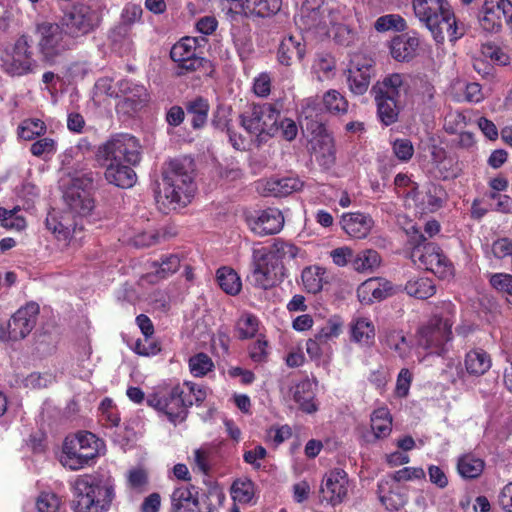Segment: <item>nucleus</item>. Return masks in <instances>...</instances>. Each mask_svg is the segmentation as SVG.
Returning a JSON list of instances; mask_svg holds the SVG:
<instances>
[{
  "label": "nucleus",
  "mask_w": 512,
  "mask_h": 512,
  "mask_svg": "<svg viewBox=\"0 0 512 512\" xmlns=\"http://www.w3.org/2000/svg\"><path fill=\"white\" fill-rule=\"evenodd\" d=\"M207 397L206 388L192 381H184L174 386H165L148 394L147 405L166 416L177 425L186 421L189 408L200 406Z\"/></svg>",
  "instance_id": "nucleus-1"
},
{
  "label": "nucleus",
  "mask_w": 512,
  "mask_h": 512,
  "mask_svg": "<svg viewBox=\"0 0 512 512\" xmlns=\"http://www.w3.org/2000/svg\"><path fill=\"white\" fill-rule=\"evenodd\" d=\"M298 247L277 238L274 242L252 252V281L254 287L268 290L276 286L286 276L284 262L298 255Z\"/></svg>",
  "instance_id": "nucleus-2"
},
{
  "label": "nucleus",
  "mask_w": 512,
  "mask_h": 512,
  "mask_svg": "<svg viewBox=\"0 0 512 512\" xmlns=\"http://www.w3.org/2000/svg\"><path fill=\"white\" fill-rule=\"evenodd\" d=\"M415 17L431 33L437 44H443L445 33L455 45L467 32L465 24L459 21L448 0H412Z\"/></svg>",
  "instance_id": "nucleus-3"
},
{
  "label": "nucleus",
  "mask_w": 512,
  "mask_h": 512,
  "mask_svg": "<svg viewBox=\"0 0 512 512\" xmlns=\"http://www.w3.org/2000/svg\"><path fill=\"white\" fill-rule=\"evenodd\" d=\"M74 512H108L115 499V480L105 473L78 475L72 484Z\"/></svg>",
  "instance_id": "nucleus-4"
},
{
  "label": "nucleus",
  "mask_w": 512,
  "mask_h": 512,
  "mask_svg": "<svg viewBox=\"0 0 512 512\" xmlns=\"http://www.w3.org/2000/svg\"><path fill=\"white\" fill-rule=\"evenodd\" d=\"M455 306L451 303L445 305L418 328V346L428 354L444 356L448 351V344L453 340L452 327L455 323Z\"/></svg>",
  "instance_id": "nucleus-5"
},
{
  "label": "nucleus",
  "mask_w": 512,
  "mask_h": 512,
  "mask_svg": "<svg viewBox=\"0 0 512 512\" xmlns=\"http://www.w3.org/2000/svg\"><path fill=\"white\" fill-rule=\"evenodd\" d=\"M193 171V161L186 157L167 163L162 181L164 197L170 204L186 206L191 202L196 191Z\"/></svg>",
  "instance_id": "nucleus-6"
},
{
  "label": "nucleus",
  "mask_w": 512,
  "mask_h": 512,
  "mask_svg": "<svg viewBox=\"0 0 512 512\" xmlns=\"http://www.w3.org/2000/svg\"><path fill=\"white\" fill-rule=\"evenodd\" d=\"M103 441L89 431L68 435L63 442L61 463L70 470H79L99 456Z\"/></svg>",
  "instance_id": "nucleus-7"
},
{
  "label": "nucleus",
  "mask_w": 512,
  "mask_h": 512,
  "mask_svg": "<svg viewBox=\"0 0 512 512\" xmlns=\"http://www.w3.org/2000/svg\"><path fill=\"white\" fill-rule=\"evenodd\" d=\"M205 41L204 37L186 36L172 46L170 58L177 65L178 76L193 72H200L203 76L212 75L214 72L212 62L201 55V42Z\"/></svg>",
  "instance_id": "nucleus-8"
},
{
  "label": "nucleus",
  "mask_w": 512,
  "mask_h": 512,
  "mask_svg": "<svg viewBox=\"0 0 512 512\" xmlns=\"http://www.w3.org/2000/svg\"><path fill=\"white\" fill-rule=\"evenodd\" d=\"M281 107L278 102L247 104L239 115L240 125L247 133L261 140L264 136L273 137L277 135Z\"/></svg>",
  "instance_id": "nucleus-9"
},
{
  "label": "nucleus",
  "mask_w": 512,
  "mask_h": 512,
  "mask_svg": "<svg viewBox=\"0 0 512 512\" xmlns=\"http://www.w3.org/2000/svg\"><path fill=\"white\" fill-rule=\"evenodd\" d=\"M35 35L38 39V50L46 62H54L75 46V41L66 34L62 25L55 22H37Z\"/></svg>",
  "instance_id": "nucleus-10"
},
{
  "label": "nucleus",
  "mask_w": 512,
  "mask_h": 512,
  "mask_svg": "<svg viewBox=\"0 0 512 512\" xmlns=\"http://www.w3.org/2000/svg\"><path fill=\"white\" fill-rule=\"evenodd\" d=\"M34 56L32 36L22 34L15 40L11 52L1 57L3 69L13 77L33 74L38 68V62Z\"/></svg>",
  "instance_id": "nucleus-11"
},
{
  "label": "nucleus",
  "mask_w": 512,
  "mask_h": 512,
  "mask_svg": "<svg viewBox=\"0 0 512 512\" xmlns=\"http://www.w3.org/2000/svg\"><path fill=\"white\" fill-rule=\"evenodd\" d=\"M302 115L306 120L307 129L317 134L313 145L317 161L321 166L330 168L336 161L334 138L326 132L325 125L321 119L314 120V118L318 117L316 105L307 104L302 110Z\"/></svg>",
  "instance_id": "nucleus-12"
},
{
  "label": "nucleus",
  "mask_w": 512,
  "mask_h": 512,
  "mask_svg": "<svg viewBox=\"0 0 512 512\" xmlns=\"http://www.w3.org/2000/svg\"><path fill=\"white\" fill-rule=\"evenodd\" d=\"M98 156L109 163L138 164L141 160L140 144L130 134H116L99 147Z\"/></svg>",
  "instance_id": "nucleus-13"
},
{
  "label": "nucleus",
  "mask_w": 512,
  "mask_h": 512,
  "mask_svg": "<svg viewBox=\"0 0 512 512\" xmlns=\"http://www.w3.org/2000/svg\"><path fill=\"white\" fill-rule=\"evenodd\" d=\"M61 25L66 34L74 40L94 31L99 25V18L90 6L77 3L64 12Z\"/></svg>",
  "instance_id": "nucleus-14"
},
{
  "label": "nucleus",
  "mask_w": 512,
  "mask_h": 512,
  "mask_svg": "<svg viewBox=\"0 0 512 512\" xmlns=\"http://www.w3.org/2000/svg\"><path fill=\"white\" fill-rule=\"evenodd\" d=\"M414 263L432 272L439 279H448L454 274V266L436 243H427L424 248L410 252Z\"/></svg>",
  "instance_id": "nucleus-15"
},
{
  "label": "nucleus",
  "mask_w": 512,
  "mask_h": 512,
  "mask_svg": "<svg viewBox=\"0 0 512 512\" xmlns=\"http://www.w3.org/2000/svg\"><path fill=\"white\" fill-rule=\"evenodd\" d=\"M348 491V474L340 468L332 469L323 476L319 489V501L321 504L335 507L347 499Z\"/></svg>",
  "instance_id": "nucleus-16"
},
{
  "label": "nucleus",
  "mask_w": 512,
  "mask_h": 512,
  "mask_svg": "<svg viewBox=\"0 0 512 512\" xmlns=\"http://www.w3.org/2000/svg\"><path fill=\"white\" fill-rule=\"evenodd\" d=\"M39 305L35 302L20 307L9 320V336L11 341H19L30 334L36 325Z\"/></svg>",
  "instance_id": "nucleus-17"
},
{
  "label": "nucleus",
  "mask_w": 512,
  "mask_h": 512,
  "mask_svg": "<svg viewBox=\"0 0 512 512\" xmlns=\"http://www.w3.org/2000/svg\"><path fill=\"white\" fill-rule=\"evenodd\" d=\"M347 83L355 95H363L369 88L374 73L372 59L363 58L362 62L355 58L347 71Z\"/></svg>",
  "instance_id": "nucleus-18"
},
{
  "label": "nucleus",
  "mask_w": 512,
  "mask_h": 512,
  "mask_svg": "<svg viewBox=\"0 0 512 512\" xmlns=\"http://www.w3.org/2000/svg\"><path fill=\"white\" fill-rule=\"evenodd\" d=\"M247 221L251 230L259 236L276 234L284 224L282 213L275 208L263 210L257 216L248 217Z\"/></svg>",
  "instance_id": "nucleus-19"
},
{
  "label": "nucleus",
  "mask_w": 512,
  "mask_h": 512,
  "mask_svg": "<svg viewBox=\"0 0 512 512\" xmlns=\"http://www.w3.org/2000/svg\"><path fill=\"white\" fill-rule=\"evenodd\" d=\"M409 89L410 85L407 75L402 73H390L372 86L371 93L401 101L402 96H406Z\"/></svg>",
  "instance_id": "nucleus-20"
},
{
  "label": "nucleus",
  "mask_w": 512,
  "mask_h": 512,
  "mask_svg": "<svg viewBox=\"0 0 512 512\" xmlns=\"http://www.w3.org/2000/svg\"><path fill=\"white\" fill-rule=\"evenodd\" d=\"M340 224L351 238L365 239L374 227V220L368 213L349 212L341 216Z\"/></svg>",
  "instance_id": "nucleus-21"
},
{
  "label": "nucleus",
  "mask_w": 512,
  "mask_h": 512,
  "mask_svg": "<svg viewBox=\"0 0 512 512\" xmlns=\"http://www.w3.org/2000/svg\"><path fill=\"white\" fill-rule=\"evenodd\" d=\"M419 45L420 39L416 32L403 33L392 38L390 54L398 62H409L416 56Z\"/></svg>",
  "instance_id": "nucleus-22"
},
{
  "label": "nucleus",
  "mask_w": 512,
  "mask_h": 512,
  "mask_svg": "<svg viewBox=\"0 0 512 512\" xmlns=\"http://www.w3.org/2000/svg\"><path fill=\"white\" fill-rule=\"evenodd\" d=\"M45 225L60 241L70 240L76 228V222L70 213L60 212L55 209L48 212Z\"/></svg>",
  "instance_id": "nucleus-23"
},
{
  "label": "nucleus",
  "mask_w": 512,
  "mask_h": 512,
  "mask_svg": "<svg viewBox=\"0 0 512 512\" xmlns=\"http://www.w3.org/2000/svg\"><path fill=\"white\" fill-rule=\"evenodd\" d=\"M137 164L111 162L108 163L104 172L105 179L109 184L122 189H128L135 185L137 175L133 167Z\"/></svg>",
  "instance_id": "nucleus-24"
},
{
  "label": "nucleus",
  "mask_w": 512,
  "mask_h": 512,
  "mask_svg": "<svg viewBox=\"0 0 512 512\" xmlns=\"http://www.w3.org/2000/svg\"><path fill=\"white\" fill-rule=\"evenodd\" d=\"M306 47L302 36H285L278 47L277 58L280 64L291 66L301 61L305 55Z\"/></svg>",
  "instance_id": "nucleus-25"
},
{
  "label": "nucleus",
  "mask_w": 512,
  "mask_h": 512,
  "mask_svg": "<svg viewBox=\"0 0 512 512\" xmlns=\"http://www.w3.org/2000/svg\"><path fill=\"white\" fill-rule=\"evenodd\" d=\"M392 286L389 281L381 278H370L364 281L357 289V296L361 303L371 304L381 301L391 294Z\"/></svg>",
  "instance_id": "nucleus-26"
},
{
  "label": "nucleus",
  "mask_w": 512,
  "mask_h": 512,
  "mask_svg": "<svg viewBox=\"0 0 512 512\" xmlns=\"http://www.w3.org/2000/svg\"><path fill=\"white\" fill-rule=\"evenodd\" d=\"M170 512H199L200 499L195 487H177L170 495Z\"/></svg>",
  "instance_id": "nucleus-27"
},
{
  "label": "nucleus",
  "mask_w": 512,
  "mask_h": 512,
  "mask_svg": "<svg viewBox=\"0 0 512 512\" xmlns=\"http://www.w3.org/2000/svg\"><path fill=\"white\" fill-rule=\"evenodd\" d=\"M64 200L69 207L68 213L85 217L91 214L95 207V200L89 191L68 187L64 194Z\"/></svg>",
  "instance_id": "nucleus-28"
},
{
  "label": "nucleus",
  "mask_w": 512,
  "mask_h": 512,
  "mask_svg": "<svg viewBox=\"0 0 512 512\" xmlns=\"http://www.w3.org/2000/svg\"><path fill=\"white\" fill-rule=\"evenodd\" d=\"M303 182L298 177L270 178L262 184V194L266 197H286L301 190Z\"/></svg>",
  "instance_id": "nucleus-29"
},
{
  "label": "nucleus",
  "mask_w": 512,
  "mask_h": 512,
  "mask_svg": "<svg viewBox=\"0 0 512 512\" xmlns=\"http://www.w3.org/2000/svg\"><path fill=\"white\" fill-rule=\"evenodd\" d=\"M181 265V261L178 255L169 254L162 256L160 261H153L151 268L153 272L145 274L142 278L152 284L157 283L160 280L166 279L176 273Z\"/></svg>",
  "instance_id": "nucleus-30"
},
{
  "label": "nucleus",
  "mask_w": 512,
  "mask_h": 512,
  "mask_svg": "<svg viewBox=\"0 0 512 512\" xmlns=\"http://www.w3.org/2000/svg\"><path fill=\"white\" fill-rule=\"evenodd\" d=\"M378 496L380 502L389 511H399L407 502L406 494L400 491L397 484L389 481H380L378 483Z\"/></svg>",
  "instance_id": "nucleus-31"
},
{
  "label": "nucleus",
  "mask_w": 512,
  "mask_h": 512,
  "mask_svg": "<svg viewBox=\"0 0 512 512\" xmlns=\"http://www.w3.org/2000/svg\"><path fill=\"white\" fill-rule=\"evenodd\" d=\"M448 198L445 188L439 184L430 183L425 192L419 193L418 200L414 201L425 212H436L446 203Z\"/></svg>",
  "instance_id": "nucleus-32"
},
{
  "label": "nucleus",
  "mask_w": 512,
  "mask_h": 512,
  "mask_svg": "<svg viewBox=\"0 0 512 512\" xmlns=\"http://www.w3.org/2000/svg\"><path fill=\"white\" fill-rule=\"evenodd\" d=\"M464 366L470 376L480 377L490 370L492 359L484 349L473 348L465 354Z\"/></svg>",
  "instance_id": "nucleus-33"
},
{
  "label": "nucleus",
  "mask_w": 512,
  "mask_h": 512,
  "mask_svg": "<svg viewBox=\"0 0 512 512\" xmlns=\"http://www.w3.org/2000/svg\"><path fill=\"white\" fill-rule=\"evenodd\" d=\"M315 396V384L308 378L301 380L293 388V400L305 413L312 414L318 410Z\"/></svg>",
  "instance_id": "nucleus-34"
},
{
  "label": "nucleus",
  "mask_w": 512,
  "mask_h": 512,
  "mask_svg": "<svg viewBox=\"0 0 512 512\" xmlns=\"http://www.w3.org/2000/svg\"><path fill=\"white\" fill-rule=\"evenodd\" d=\"M377 107V115L382 124L390 126L398 121L401 101L371 93Z\"/></svg>",
  "instance_id": "nucleus-35"
},
{
  "label": "nucleus",
  "mask_w": 512,
  "mask_h": 512,
  "mask_svg": "<svg viewBox=\"0 0 512 512\" xmlns=\"http://www.w3.org/2000/svg\"><path fill=\"white\" fill-rule=\"evenodd\" d=\"M479 25L489 34H497L502 30V18L493 0H484L478 15Z\"/></svg>",
  "instance_id": "nucleus-36"
},
{
  "label": "nucleus",
  "mask_w": 512,
  "mask_h": 512,
  "mask_svg": "<svg viewBox=\"0 0 512 512\" xmlns=\"http://www.w3.org/2000/svg\"><path fill=\"white\" fill-rule=\"evenodd\" d=\"M205 485V490L199 496V512H213L224 504L226 495L223 488L216 481H209Z\"/></svg>",
  "instance_id": "nucleus-37"
},
{
  "label": "nucleus",
  "mask_w": 512,
  "mask_h": 512,
  "mask_svg": "<svg viewBox=\"0 0 512 512\" xmlns=\"http://www.w3.org/2000/svg\"><path fill=\"white\" fill-rule=\"evenodd\" d=\"M432 162L434 164L436 176L449 180L458 176L457 162L453 157L447 156L445 150L438 149L432 153Z\"/></svg>",
  "instance_id": "nucleus-38"
},
{
  "label": "nucleus",
  "mask_w": 512,
  "mask_h": 512,
  "mask_svg": "<svg viewBox=\"0 0 512 512\" xmlns=\"http://www.w3.org/2000/svg\"><path fill=\"white\" fill-rule=\"evenodd\" d=\"M185 109L188 115L191 116V126L193 129H201L205 126L210 110V105L206 98L197 96L185 104Z\"/></svg>",
  "instance_id": "nucleus-39"
},
{
  "label": "nucleus",
  "mask_w": 512,
  "mask_h": 512,
  "mask_svg": "<svg viewBox=\"0 0 512 512\" xmlns=\"http://www.w3.org/2000/svg\"><path fill=\"white\" fill-rule=\"evenodd\" d=\"M404 290L411 297L425 300L435 295L436 286L428 277L414 276L406 282Z\"/></svg>",
  "instance_id": "nucleus-40"
},
{
  "label": "nucleus",
  "mask_w": 512,
  "mask_h": 512,
  "mask_svg": "<svg viewBox=\"0 0 512 512\" xmlns=\"http://www.w3.org/2000/svg\"><path fill=\"white\" fill-rule=\"evenodd\" d=\"M351 340L361 346L370 347L374 344L375 327L367 318H358L351 325Z\"/></svg>",
  "instance_id": "nucleus-41"
},
{
  "label": "nucleus",
  "mask_w": 512,
  "mask_h": 512,
  "mask_svg": "<svg viewBox=\"0 0 512 512\" xmlns=\"http://www.w3.org/2000/svg\"><path fill=\"white\" fill-rule=\"evenodd\" d=\"M281 7L282 0H246L242 12L264 18L277 14Z\"/></svg>",
  "instance_id": "nucleus-42"
},
{
  "label": "nucleus",
  "mask_w": 512,
  "mask_h": 512,
  "mask_svg": "<svg viewBox=\"0 0 512 512\" xmlns=\"http://www.w3.org/2000/svg\"><path fill=\"white\" fill-rule=\"evenodd\" d=\"M371 429L376 439H383L392 431V416L387 407L375 409L371 414Z\"/></svg>",
  "instance_id": "nucleus-43"
},
{
  "label": "nucleus",
  "mask_w": 512,
  "mask_h": 512,
  "mask_svg": "<svg viewBox=\"0 0 512 512\" xmlns=\"http://www.w3.org/2000/svg\"><path fill=\"white\" fill-rule=\"evenodd\" d=\"M231 497L240 504H255V484L248 478L236 479L231 486Z\"/></svg>",
  "instance_id": "nucleus-44"
},
{
  "label": "nucleus",
  "mask_w": 512,
  "mask_h": 512,
  "mask_svg": "<svg viewBox=\"0 0 512 512\" xmlns=\"http://www.w3.org/2000/svg\"><path fill=\"white\" fill-rule=\"evenodd\" d=\"M484 467V461L472 453L462 455L457 462L459 474L466 479L478 478L482 474Z\"/></svg>",
  "instance_id": "nucleus-45"
},
{
  "label": "nucleus",
  "mask_w": 512,
  "mask_h": 512,
  "mask_svg": "<svg viewBox=\"0 0 512 512\" xmlns=\"http://www.w3.org/2000/svg\"><path fill=\"white\" fill-rule=\"evenodd\" d=\"M216 278L225 293L235 296L241 291V279L234 269L227 266L220 267L216 272Z\"/></svg>",
  "instance_id": "nucleus-46"
},
{
  "label": "nucleus",
  "mask_w": 512,
  "mask_h": 512,
  "mask_svg": "<svg viewBox=\"0 0 512 512\" xmlns=\"http://www.w3.org/2000/svg\"><path fill=\"white\" fill-rule=\"evenodd\" d=\"M380 263V254L373 249L362 250L352 259V266L358 272H373Z\"/></svg>",
  "instance_id": "nucleus-47"
},
{
  "label": "nucleus",
  "mask_w": 512,
  "mask_h": 512,
  "mask_svg": "<svg viewBox=\"0 0 512 512\" xmlns=\"http://www.w3.org/2000/svg\"><path fill=\"white\" fill-rule=\"evenodd\" d=\"M325 269L319 266H309L303 269L301 274L304 289L308 293L316 294L323 288V276Z\"/></svg>",
  "instance_id": "nucleus-48"
},
{
  "label": "nucleus",
  "mask_w": 512,
  "mask_h": 512,
  "mask_svg": "<svg viewBox=\"0 0 512 512\" xmlns=\"http://www.w3.org/2000/svg\"><path fill=\"white\" fill-rule=\"evenodd\" d=\"M46 131L47 126L44 121L37 118H28L19 124L17 135L25 141H31L44 135Z\"/></svg>",
  "instance_id": "nucleus-49"
},
{
  "label": "nucleus",
  "mask_w": 512,
  "mask_h": 512,
  "mask_svg": "<svg viewBox=\"0 0 512 512\" xmlns=\"http://www.w3.org/2000/svg\"><path fill=\"white\" fill-rule=\"evenodd\" d=\"M99 422L105 428H115L120 424V415L117 406L111 398H104L99 405Z\"/></svg>",
  "instance_id": "nucleus-50"
},
{
  "label": "nucleus",
  "mask_w": 512,
  "mask_h": 512,
  "mask_svg": "<svg viewBox=\"0 0 512 512\" xmlns=\"http://www.w3.org/2000/svg\"><path fill=\"white\" fill-rule=\"evenodd\" d=\"M188 367L190 373L197 378L205 377L215 369L212 358L204 352L192 355L188 360Z\"/></svg>",
  "instance_id": "nucleus-51"
},
{
  "label": "nucleus",
  "mask_w": 512,
  "mask_h": 512,
  "mask_svg": "<svg viewBox=\"0 0 512 512\" xmlns=\"http://www.w3.org/2000/svg\"><path fill=\"white\" fill-rule=\"evenodd\" d=\"M394 189L395 193L399 197L405 199H411L413 201L418 200V184L414 182L407 173H398L394 178Z\"/></svg>",
  "instance_id": "nucleus-52"
},
{
  "label": "nucleus",
  "mask_w": 512,
  "mask_h": 512,
  "mask_svg": "<svg viewBox=\"0 0 512 512\" xmlns=\"http://www.w3.org/2000/svg\"><path fill=\"white\" fill-rule=\"evenodd\" d=\"M235 330L238 339H251L259 330V320L252 313H243L236 322Z\"/></svg>",
  "instance_id": "nucleus-53"
},
{
  "label": "nucleus",
  "mask_w": 512,
  "mask_h": 512,
  "mask_svg": "<svg viewBox=\"0 0 512 512\" xmlns=\"http://www.w3.org/2000/svg\"><path fill=\"white\" fill-rule=\"evenodd\" d=\"M490 286L505 296L506 301L512 305V275L498 272L488 274Z\"/></svg>",
  "instance_id": "nucleus-54"
},
{
  "label": "nucleus",
  "mask_w": 512,
  "mask_h": 512,
  "mask_svg": "<svg viewBox=\"0 0 512 512\" xmlns=\"http://www.w3.org/2000/svg\"><path fill=\"white\" fill-rule=\"evenodd\" d=\"M406 28V20L399 14H386L380 16L374 23V29L381 33L387 31L403 32Z\"/></svg>",
  "instance_id": "nucleus-55"
},
{
  "label": "nucleus",
  "mask_w": 512,
  "mask_h": 512,
  "mask_svg": "<svg viewBox=\"0 0 512 512\" xmlns=\"http://www.w3.org/2000/svg\"><path fill=\"white\" fill-rule=\"evenodd\" d=\"M343 329V321L339 316L329 318L326 323L315 334L318 340L326 344L340 336Z\"/></svg>",
  "instance_id": "nucleus-56"
},
{
  "label": "nucleus",
  "mask_w": 512,
  "mask_h": 512,
  "mask_svg": "<svg viewBox=\"0 0 512 512\" xmlns=\"http://www.w3.org/2000/svg\"><path fill=\"white\" fill-rule=\"evenodd\" d=\"M323 103L325 108L334 114H343L347 112L348 101L337 90H329L323 96Z\"/></svg>",
  "instance_id": "nucleus-57"
},
{
  "label": "nucleus",
  "mask_w": 512,
  "mask_h": 512,
  "mask_svg": "<svg viewBox=\"0 0 512 512\" xmlns=\"http://www.w3.org/2000/svg\"><path fill=\"white\" fill-rule=\"evenodd\" d=\"M383 343L394 350L399 357L405 358L407 355V342L406 337L401 331L389 330L385 332Z\"/></svg>",
  "instance_id": "nucleus-58"
},
{
  "label": "nucleus",
  "mask_w": 512,
  "mask_h": 512,
  "mask_svg": "<svg viewBox=\"0 0 512 512\" xmlns=\"http://www.w3.org/2000/svg\"><path fill=\"white\" fill-rule=\"evenodd\" d=\"M392 151L395 157L403 163L409 162L415 152L411 140L407 138L396 139L392 143Z\"/></svg>",
  "instance_id": "nucleus-59"
},
{
  "label": "nucleus",
  "mask_w": 512,
  "mask_h": 512,
  "mask_svg": "<svg viewBox=\"0 0 512 512\" xmlns=\"http://www.w3.org/2000/svg\"><path fill=\"white\" fill-rule=\"evenodd\" d=\"M248 354L254 363H266L269 357L268 341L264 337L258 338L248 347Z\"/></svg>",
  "instance_id": "nucleus-60"
},
{
  "label": "nucleus",
  "mask_w": 512,
  "mask_h": 512,
  "mask_svg": "<svg viewBox=\"0 0 512 512\" xmlns=\"http://www.w3.org/2000/svg\"><path fill=\"white\" fill-rule=\"evenodd\" d=\"M152 336H144V339H138L134 343L133 351L140 356H155L161 351L158 341L151 338Z\"/></svg>",
  "instance_id": "nucleus-61"
},
{
  "label": "nucleus",
  "mask_w": 512,
  "mask_h": 512,
  "mask_svg": "<svg viewBox=\"0 0 512 512\" xmlns=\"http://www.w3.org/2000/svg\"><path fill=\"white\" fill-rule=\"evenodd\" d=\"M314 68L317 73L322 74L323 78L329 79L334 75L336 61L332 55L328 53H321L317 55Z\"/></svg>",
  "instance_id": "nucleus-62"
},
{
  "label": "nucleus",
  "mask_w": 512,
  "mask_h": 512,
  "mask_svg": "<svg viewBox=\"0 0 512 512\" xmlns=\"http://www.w3.org/2000/svg\"><path fill=\"white\" fill-rule=\"evenodd\" d=\"M57 151V143L53 138L44 137L36 140L30 146V152L35 157L53 155Z\"/></svg>",
  "instance_id": "nucleus-63"
},
{
  "label": "nucleus",
  "mask_w": 512,
  "mask_h": 512,
  "mask_svg": "<svg viewBox=\"0 0 512 512\" xmlns=\"http://www.w3.org/2000/svg\"><path fill=\"white\" fill-rule=\"evenodd\" d=\"M61 505V499L51 492L41 493L36 501L39 512H57Z\"/></svg>",
  "instance_id": "nucleus-64"
}]
</instances>
